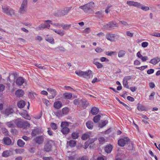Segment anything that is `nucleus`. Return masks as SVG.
I'll use <instances>...</instances> for the list:
<instances>
[{
  "mask_svg": "<svg viewBox=\"0 0 160 160\" xmlns=\"http://www.w3.org/2000/svg\"><path fill=\"white\" fill-rule=\"evenodd\" d=\"M75 73L78 76L80 77H82L87 79H89L92 74V71L90 70H88L86 72H83L80 70L76 71Z\"/></svg>",
  "mask_w": 160,
  "mask_h": 160,
  "instance_id": "obj_1",
  "label": "nucleus"
},
{
  "mask_svg": "<svg viewBox=\"0 0 160 160\" xmlns=\"http://www.w3.org/2000/svg\"><path fill=\"white\" fill-rule=\"evenodd\" d=\"M2 12L8 15L12 16L15 15L16 14L15 10L9 7L2 6Z\"/></svg>",
  "mask_w": 160,
  "mask_h": 160,
  "instance_id": "obj_2",
  "label": "nucleus"
},
{
  "mask_svg": "<svg viewBox=\"0 0 160 160\" xmlns=\"http://www.w3.org/2000/svg\"><path fill=\"white\" fill-rule=\"evenodd\" d=\"M68 123L66 122H63L61 123V126L62 128L61 132L64 135L68 134L70 132V129L68 128Z\"/></svg>",
  "mask_w": 160,
  "mask_h": 160,
  "instance_id": "obj_3",
  "label": "nucleus"
},
{
  "mask_svg": "<svg viewBox=\"0 0 160 160\" xmlns=\"http://www.w3.org/2000/svg\"><path fill=\"white\" fill-rule=\"evenodd\" d=\"M52 22V21L50 20H45L44 21V23L41 24L37 28L41 30L46 28L49 29L50 27V24H51Z\"/></svg>",
  "mask_w": 160,
  "mask_h": 160,
  "instance_id": "obj_4",
  "label": "nucleus"
},
{
  "mask_svg": "<svg viewBox=\"0 0 160 160\" xmlns=\"http://www.w3.org/2000/svg\"><path fill=\"white\" fill-rule=\"evenodd\" d=\"M28 3V0H23L22 1L19 9V13L23 14L26 12Z\"/></svg>",
  "mask_w": 160,
  "mask_h": 160,
  "instance_id": "obj_5",
  "label": "nucleus"
},
{
  "mask_svg": "<svg viewBox=\"0 0 160 160\" xmlns=\"http://www.w3.org/2000/svg\"><path fill=\"white\" fill-rule=\"evenodd\" d=\"M118 24L115 21H112L109 22L108 23L104 25L103 26L105 28L108 30L114 29V28L118 27Z\"/></svg>",
  "mask_w": 160,
  "mask_h": 160,
  "instance_id": "obj_6",
  "label": "nucleus"
},
{
  "mask_svg": "<svg viewBox=\"0 0 160 160\" xmlns=\"http://www.w3.org/2000/svg\"><path fill=\"white\" fill-rule=\"evenodd\" d=\"M130 139L127 137H125L123 138L119 139L118 141V144L120 146L123 147L126 144H127L129 142Z\"/></svg>",
  "mask_w": 160,
  "mask_h": 160,
  "instance_id": "obj_7",
  "label": "nucleus"
},
{
  "mask_svg": "<svg viewBox=\"0 0 160 160\" xmlns=\"http://www.w3.org/2000/svg\"><path fill=\"white\" fill-rule=\"evenodd\" d=\"M47 90L51 94L50 96L51 98L52 99L54 98L57 94L56 90L51 88H48Z\"/></svg>",
  "mask_w": 160,
  "mask_h": 160,
  "instance_id": "obj_8",
  "label": "nucleus"
},
{
  "mask_svg": "<svg viewBox=\"0 0 160 160\" xmlns=\"http://www.w3.org/2000/svg\"><path fill=\"white\" fill-rule=\"evenodd\" d=\"M44 137L42 136H38L35 139V141L36 143L38 144H42L44 142Z\"/></svg>",
  "mask_w": 160,
  "mask_h": 160,
  "instance_id": "obj_9",
  "label": "nucleus"
},
{
  "mask_svg": "<svg viewBox=\"0 0 160 160\" xmlns=\"http://www.w3.org/2000/svg\"><path fill=\"white\" fill-rule=\"evenodd\" d=\"M115 36L112 33H107L106 34V38L108 40L111 42L114 41Z\"/></svg>",
  "mask_w": 160,
  "mask_h": 160,
  "instance_id": "obj_10",
  "label": "nucleus"
},
{
  "mask_svg": "<svg viewBox=\"0 0 160 160\" xmlns=\"http://www.w3.org/2000/svg\"><path fill=\"white\" fill-rule=\"evenodd\" d=\"M25 81V79L23 78L19 77L16 79V83L17 86H21L22 85Z\"/></svg>",
  "mask_w": 160,
  "mask_h": 160,
  "instance_id": "obj_11",
  "label": "nucleus"
},
{
  "mask_svg": "<svg viewBox=\"0 0 160 160\" xmlns=\"http://www.w3.org/2000/svg\"><path fill=\"white\" fill-rule=\"evenodd\" d=\"M86 4L88 7L89 13L92 12L93 11L92 8L95 7L94 3L93 2H91Z\"/></svg>",
  "mask_w": 160,
  "mask_h": 160,
  "instance_id": "obj_12",
  "label": "nucleus"
},
{
  "mask_svg": "<svg viewBox=\"0 0 160 160\" xmlns=\"http://www.w3.org/2000/svg\"><path fill=\"white\" fill-rule=\"evenodd\" d=\"M72 7L64 8L63 9L61 10L62 15L63 16L67 15L69 12L72 9Z\"/></svg>",
  "mask_w": 160,
  "mask_h": 160,
  "instance_id": "obj_13",
  "label": "nucleus"
},
{
  "mask_svg": "<svg viewBox=\"0 0 160 160\" xmlns=\"http://www.w3.org/2000/svg\"><path fill=\"white\" fill-rule=\"evenodd\" d=\"M127 3L129 6H133L137 8L139 6V3L137 2L133 1H128L127 2Z\"/></svg>",
  "mask_w": 160,
  "mask_h": 160,
  "instance_id": "obj_14",
  "label": "nucleus"
},
{
  "mask_svg": "<svg viewBox=\"0 0 160 160\" xmlns=\"http://www.w3.org/2000/svg\"><path fill=\"white\" fill-rule=\"evenodd\" d=\"M14 122L16 124L18 127L20 128L23 127V122L19 119H17L15 120Z\"/></svg>",
  "mask_w": 160,
  "mask_h": 160,
  "instance_id": "obj_15",
  "label": "nucleus"
},
{
  "mask_svg": "<svg viewBox=\"0 0 160 160\" xmlns=\"http://www.w3.org/2000/svg\"><path fill=\"white\" fill-rule=\"evenodd\" d=\"M137 56L139 58H140L142 62H145L148 59V58L147 56H143L141 54L140 52H138L137 53Z\"/></svg>",
  "mask_w": 160,
  "mask_h": 160,
  "instance_id": "obj_16",
  "label": "nucleus"
},
{
  "mask_svg": "<svg viewBox=\"0 0 160 160\" xmlns=\"http://www.w3.org/2000/svg\"><path fill=\"white\" fill-rule=\"evenodd\" d=\"M62 106V103L61 101H57L53 103V107L55 109H59Z\"/></svg>",
  "mask_w": 160,
  "mask_h": 160,
  "instance_id": "obj_17",
  "label": "nucleus"
},
{
  "mask_svg": "<svg viewBox=\"0 0 160 160\" xmlns=\"http://www.w3.org/2000/svg\"><path fill=\"white\" fill-rule=\"evenodd\" d=\"M160 61V58L157 57L151 59L149 63L153 65H156Z\"/></svg>",
  "mask_w": 160,
  "mask_h": 160,
  "instance_id": "obj_18",
  "label": "nucleus"
},
{
  "mask_svg": "<svg viewBox=\"0 0 160 160\" xmlns=\"http://www.w3.org/2000/svg\"><path fill=\"white\" fill-rule=\"evenodd\" d=\"M16 76V73L14 72H12L11 73H9V76L7 78V81H9L10 82H11L12 81V80L11 79V77H12L14 79Z\"/></svg>",
  "mask_w": 160,
  "mask_h": 160,
  "instance_id": "obj_19",
  "label": "nucleus"
},
{
  "mask_svg": "<svg viewBox=\"0 0 160 160\" xmlns=\"http://www.w3.org/2000/svg\"><path fill=\"white\" fill-rule=\"evenodd\" d=\"M3 143L7 145H10L12 142V141L10 138L8 137H4L3 138Z\"/></svg>",
  "mask_w": 160,
  "mask_h": 160,
  "instance_id": "obj_20",
  "label": "nucleus"
},
{
  "mask_svg": "<svg viewBox=\"0 0 160 160\" xmlns=\"http://www.w3.org/2000/svg\"><path fill=\"white\" fill-rule=\"evenodd\" d=\"M52 146L49 143H47L44 146V150L46 152H49L51 150Z\"/></svg>",
  "mask_w": 160,
  "mask_h": 160,
  "instance_id": "obj_21",
  "label": "nucleus"
},
{
  "mask_svg": "<svg viewBox=\"0 0 160 160\" xmlns=\"http://www.w3.org/2000/svg\"><path fill=\"white\" fill-rule=\"evenodd\" d=\"M13 111V110L12 108H8L5 110L4 113L7 116H8L12 113Z\"/></svg>",
  "mask_w": 160,
  "mask_h": 160,
  "instance_id": "obj_22",
  "label": "nucleus"
},
{
  "mask_svg": "<svg viewBox=\"0 0 160 160\" xmlns=\"http://www.w3.org/2000/svg\"><path fill=\"white\" fill-rule=\"evenodd\" d=\"M24 94V91L22 89H18L15 93L16 96L18 97H22Z\"/></svg>",
  "mask_w": 160,
  "mask_h": 160,
  "instance_id": "obj_23",
  "label": "nucleus"
},
{
  "mask_svg": "<svg viewBox=\"0 0 160 160\" xmlns=\"http://www.w3.org/2000/svg\"><path fill=\"white\" fill-rule=\"evenodd\" d=\"M137 109L140 111L146 110V107L140 104H138Z\"/></svg>",
  "mask_w": 160,
  "mask_h": 160,
  "instance_id": "obj_24",
  "label": "nucleus"
},
{
  "mask_svg": "<svg viewBox=\"0 0 160 160\" xmlns=\"http://www.w3.org/2000/svg\"><path fill=\"white\" fill-rule=\"evenodd\" d=\"M63 97L64 98L67 99H70L72 97V94L71 93L65 92L63 93Z\"/></svg>",
  "mask_w": 160,
  "mask_h": 160,
  "instance_id": "obj_25",
  "label": "nucleus"
},
{
  "mask_svg": "<svg viewBox=\"0 0 160 160\" xmlns=\"http://www.w3.org/2000/svg\"><path fill=\"white\" fill-rule=\"evenodd\" d=\"M112 148V146L111 145L107 146L105 148V151L108 153L111 152Z\"/></svg>",
  "mask_w": 160,
  "mask_h": 160,
  "instance_id": "obj_26",
  "label": "nucleus"
},
{
  "mask_svg": "<svg viewBox=\"0 0 160 160\" xmlns=\"http://www.w3.org/2000/svg\"><path fill=\"white\" fill-rule=\"evenodd\" d=\"M99 112V109L95 107L92 108L91 110V113L92 114L95 115L97 114Z\"/></svg>",
  "mask_w": 160,
  "mask_h": 160,
  "instance_id": "obj_27",
  "label": "nucleus"
},
{
  "mask_svg": "<svg viewBox=\"0 0 160 160\" xmlns=\"http://www.w3.org/2000/svg\"><path fill=\"white\" fill-rule=\"evenodd\" d=\"M139 6L138 7V8H141L142 10L144 11H147L149 9V7L148 6H144L141 4L139 3Z\"/></svg>",
  "mask_w": 160,
  "mask_h": 160,
  "instance_id": "obj_28",
  "label": "nucleus"
},
{
  "mask_svg": "<svg viewBox=\"0 0 160 160\" xmlns=\"http://www.w3.org/2000/svg\"><path fill=\"white\" fill-rule=\"evenodd\" d=\"M25 105V102L24 101L21 100L19 101L18 103V107L20 108H23Z\"/></svg>",
  "mask_w": 160,
  "mask_h": 160,
  "instance_id": "obj_29",
  "label": "nucleus"
},
{
  "mask_svg": "<svg viewBox=\"0 0 160 160\" xmlns=\"http://www.w3.org/2000/svg\"><path fill=\"white\" fill-rule=\"evenodd\" d=\"M97 140L96 138H89L88 141H87L90 144L89 148H92L93 146L92 147L91 145H92L94 142Z\"/></svg>",
  "mask_w": 160,
  "mask_h": 160,
  "instance_id": "obj_30",
  "label": "nucleus"
},
{
  "mask_svg": "<svg viewBox=\"0 0 160 160\" xmlns=\"http://www.w3.org/2000/svg\"><path fill=\"white\" fill-rule=\"evenodd\" d=\"M93 123L91 121H88L86 123V125L87 127L89 129H92L93 128Z\"/></svg>",
  "mask_w": 160,
  "mask_h": 160,
  "instance_id": "obj_31",
  "label": "nucleus"
},
{
  "mask_svg": "<svg viewBox=\"0 0 160 160\" xmlns=\"http://www.w3.org/2000/svg\"><path fill=\"white\" fill-rule=\"evenodd\" d=\"M21 115L23 118L28 120H30L31 118L30 116L26 112L23 113H22Z\"/></svg>",
  "mask_w": 160,
  "mask_h": 160,
  "instance_id": "obj_32",
  "label": "nucleus"
},
{
  "mask_svg": "<svg viewBox=\"0 0 160 160\" xmlns=\"http://www.w3.org/2000/svg\"><path fill=\"white\" fill-rule=\"evenodd\" d=\"M88 8L86 4L79 7V8L82 9L85 12L89 13Z\"/></svg>",
  "mask_w": 160,
  "mask_h": 160,
  "instance_id": "obj_33",
  "label": "nucleus"
},
{
  "mask_svg": "<svg viewBox=\"0 0 160 160\" xmlns=\"http://www.w3.org/2000/svg\"><path fill=\"white\" fill-rule=\"evenodd\" d=\"M54 16L57 17H61L62 16L61 13V10H57L55 11L54 13Z\"/></svg>",
  "mask_w": 160,
  "mask_h": 160,
  "instance_id": "obj_34",
  "label": "nucleus"
},
{
  "mask_svg": "<svg viewBox=\"0 0 160 160\" xmlns=\"http://www.w3.org/2000/svg\"><path fill=\"white\" fill-rule=\"evenodd\" d=\"M108 123V121L107 120L102 121L99 124V127L102 128L105 126Z\"/></svg>",
  "mask_w": 160,
  "mask_h": 160,
  "instance_id": "obj_35",
  "label": "nucleus"
},
{
  "mask_svg": "<svg viewBox=\"0 0 160 160\" xmlns=\"http://www.w3.org/2000/svg\"><path fill=\"white\" fill-rule=\"evenodd\" d=\"M25 143L21 139H19L17 141L18 145L20 147H23Z\"/></svg>",
  "mask_w": 160,
  "mask_h": 160,
  "instance_id": "obj_36",
  "label": "nucleus"
},
{
  "mask_svg": "<svg viewBox=\"0 0 160 160\" xmlns=\"http://www.w3.org/2000/svg\"><path fill=\"white\" fill-rule=\"evenodd\" d=\"M53 30L56 33L61 36H62L64 34V32L63 31H62L61 30H56L55 29H53Z\"/></svg>",
  "mask_w": 160,
  "mask_h": 160,
  "instance_id": "obj_37",
  "label": "nucleus"
},
{
  "mask_svg": "<svg viewBox=\"0 0 160 160\" xmlns=\"http://www.w3.org/2000/svg\"><path fill=\"white\" fill-rule=\"evenodd\" d=\"M125 52L123 50H120L119 51L118 53V57L119 58L122 57H124L125 54Z\"/></svg>",
  "mask_w": 160,
  "mask_h": 160,
  "instance_id": "obj_38",
  "label": "nucleus"
},
{
  "mask_svg": "<svg viewBox=\"0 0 160 160\" xmlns=\"http://www.w3.org/2000/svg\"><path fill=\"white\" fill-rule=\"evenodd\" d=\"M24 151V149L22 148H17L15 150V152L16 154H21Z\"/></svg>",
  "mask_w": 160,
  "mask_h": 160,
  "instance_id": "obj_39",
  "label": "nucleus"
},
{
  "mask_svg": "<svg viewBox=\"0 0 160 160\" xmlns=\"http://www.w3.org/2000/svg\"><path fill=\"white\" fill-rule=\"evenodd\" d=\"M45 40L51 44L54 43V39L52 37H47L45 38Z\"/></svg>",
  "mask_w": 160,
  "mask_h": 160,
  "instance_id": "obj_40",
  "label": "nucleus"
},
{
  "mask_svg": "<svg viewBox=\"0 0 160 160\" xmlns=\"http://www.w3.org/2000/svg\"><path fill=\"white\" fill-rule=\"evenodd\" d=\"M100 118L101 116L99 114L95 116L93 119L94 122L95 123H97L100 120Z\"/></svg>",
  "mask_w": 160,
  "mask_h": 160,
  "instance_id": "obj_41",
  "label": "nucleus"
},
{
  "mask_svg": "<svg viewBox=\"0 0 160 160\" xmlns=\"http://www.w3.org/2000/svg\"><path fill=\"white\" fill-rule=\"evenodd\" d=\"M93 63L97 66L98 69L102 68L103 67V65L98 62H94Z\"/></svg>",
  "mask_w": 160,
  "mask_h": 160,
  "instance_id": "obj_42",
  "label": "nucleus"
},
{
  "mask_svg": "<svg viewBox=\"0 0 160 160\" xmlns=\"http://www.w3.org/2000/svg\"><path fill=\"white\" fill-rule=\"evenodd\" d=\"M69 145L72 147H74L76 145V143L74 140H71L69 142Z\"/></svg>",
  "mask_w": 160,
  "mask_h": 160,
  "instance_id": "obj_43",
  "label": "nucleus"
},
{
  "mask_svg": "<svg viewBox=\"0 0 160 160\" xmlns=\"http://www.w3.org/2000/svg\"><path fill=\"white\" fill-rule=\"evenodd\" d=\"M30 124L28 121L23 122V127L24 128H27L29 127Z\"/></svg>",
  "mask_w": 160,
  "mask_h": 160,
  "instance_id": "obj_44",
  "label": "nucleus"
},
{
  "mask_svg": "<svg viewBox=\"0 0 160 160\" xmlns=\"http://www.w3.org/2000/svg\"><path fill=\"white\" fill-rule=\"evenodd\" d=\"M79 137V133L76 132H73L72 134V137L73 139H75L78 138Z\"/></svg>",
  "mask_w": 160,
  "mask_h": 160,
  "instance_id": "obj_45",
  "label": "nucleus"
},
{
  "mask_svg": "<svg viewBox=\"0 0 160 160\" xmlns=\"http://www.w3.org/2000/svg\"><path fill=\"white\" fill-rule=\"evenodd\" d=\"M6 124L9 128H13L14 127V124L12 121L7 122Z\"/></svg>",
  "mask_w": 160,
  "mask_h": 160,
  "instance_id": "obj_46",
  "label": "nucleus"
},
{
  "mask_svg": "<svg viewBox=\"0 0 160 160\" xmlns=\"http://www.w3.org/2000/svg\"><path fill=\"white\" fill-rule=\"evenodd\" d=\"M10 152L8 151H4L2 153V156L4 157H7L10 155Z\"/></svg>",
  "mask_w": 160,
  "mask_h": 160,
  "instance_id": "obj_47",
  "label": "nucleus"
},
{
  "mask_svg": "<svg viewBox=\"0 0 160 160\" xmlns=\"http://www.w3.org/2000/svg\"><path fill=\"white\" fill-rule=\"evenodd\" d=\"M2 132L5 136H7L8 135L9 132L5 128H2Z\"/></svg>",
  "mask_w": 160,
  "mask_h": 160,
  "instance_id": "obj_48",
  "label": "nucleus"
},
{
  "mask_svg": "<svg viewBox=\"0 0 160 160\" xmlns=\"http://www.w3.org/2000/svg\"><path fill=\"white\" fill-rule=\"evenodd\" d=\"M90 135L88 133H85L83 134L82 137V139L83 140H85L89 138Z\"/></svg>",
  "mask_w": 160,
  "mask_h": 160,
  "instance_id": "obj_49",
  "label": "nucleus"
},
{
  "mask_svg": "<svg viewBox=\"0 0 160 160\" xmlns=\"http://www.w3.org/2000/svg\"><path fill=\"white\" fill-rule=\"evenodd\" d=\"M119 25L121 26H128V24L126 22L124 21H120L118 23Z\"/></svg>",
  "mask_w": 160,
  "mask_h": 160,
  "instance_id": "obj_50",
  "label": "nucleus"
},
{
  "mask_svg": "<svg viewBox=\"0 0 160 160\" xmlns=\"http://www.w3.org/2000/svg\"><path fill=\"white\" fill-rule=\"evenodd\" d=\"M122 84L125 88H129V86L128 84V82L123 79L122 81Z\"/></svg>",
  "mask_w": 160,
  "mask_h": 160,
  "instance_id": "obj_51",
  "label": "nucleus"
},
{
  "mask_svg": "<svg viewBox=\"0 0 160 160\" xmlns=\"http://www.w3.org/2000/svg\"><path fill=\"white\" fill-rule=\"evenodd\" d=\"M50 126L52 129L53 130H55L57 128V125L54 122H52Z\"/></svg>",
  "mask_w": 160,
  "mask_h": 160,
  "instance_id": "obj_52",
  "label": "nucleus"
},
{
  "mask_svg": "<svg viewBox=\"0 0 160 160\" xmlns=\"http://www.w3.org/2000/svg\"><path fill=\"white\" fill-rule=\"evenodd\" d=\"M71 26V24L62 25V27L63 29L65 30L70 28Z\"/></svg>",
  "mask_w": 160,
  "mask_h": 160,
  "instance_id": "obj_53",
  "label": "nucleus"
},
{
  "mask_svg": "<svg viewBox=\"0 0 160 160\" xmlns=\"http://www.w3.org/2000/svg\"><path fill=\"white\" fill-rule=\"evenodd\" d=\"M62 113L64 114H67L69 112V109L68 108H64L62 109Z\"/></svg>",
  "mask_w": 160,
  "mask_h": 160,
  "instance_id": "obj_54",
  "label": "nucleus"
},
{
  "mask_svg": "<svg viewBox=\"0 0 160 160\" xmlns=\"http://www.w3.org/2000/svg\"><path fill=\"white\" fill-rule=\"evenodd\" d=\"M82 106L84 108H86L88 104V102L86 101H82Z\"/></svg>",
  "mask_w": 160,
  "mask_h": 160,
  "instance_id": "obj_55",
  "label": "nucleus"
},
{
  "mask_svg": "<svg viewBox=\"0 0 160 160\" xmlns=\"http://www.w3.org/2000/svg\"><path fill=\"white\" fill-rule=\"evenodd\" d=\"M120 103L122 104L123 106L127 109L128 110H131V108L129 107L128 105H127L126 104H125L123 102H120Z\"/></svg>",
  "mask_w": 160,
  "mask_h": 160,
  "instance_id": "obj_56",
  "label": "nucleus"
},
{
  "mask_svg": "<svg viewBox=\"0 0 160 160\" xmlns=\"http://www.w3.org/2000/svg\"><path fill=\"white\" fill-rule=\"evenodd\" d=\"M98 140L101 144H102L104 143L105 139L103 137H101L98 138Z\"/></svg>",
  "mask_w": 160,
  "mask_h": 160,
  "instance_id": "obj_57",
  "label": "nucleus"
},
{
  "mask_svg": "<svg viewBox=\"0 0 160 160\" xmlns=\"http://www.w3.org/2000/svg\"><path fill=\"white\" fill-rule=\"evenodd\" d=\"M148 68V66L147 65H145V66H142L140 67H137L136 68L140 70H143L144 69L147 68Z\"/></svg>",
  "mask_w": 160,
  "mask_h": 160,
  "instance_id": "obj_58",
  "label": "nucleus"
},
{
  "mask_svg": "<svg viewBox=\"0 0 160 160\" xmlns=\"http://www.w3.org/2000/svg\"><path fill=\"white\" fill-rule=\"evenodd\" d=\"M42 112L41 111L40 112V113L38 115L35 116V117H34V118L37 119H39L41 117L42 115Z\"/></svg>",
  "mask_w": 160,
  "mask_h": 160,
  "instance_id": "obj_59",
  "label": "nucleus"
},
{
  "mask_svg": "<svg viewBox=\"0 0 160 160\" xmlns=\"http://www.w3.org/2000/svg\"><path fill=\"white\" fill-rule=\"evenodd\" d=\"M151 35L158 37H160V33L154 32L151 34Z\"/></svg>",
  "mask_w": 160,
  "mask_h": 160,
  "instance_id": "obj_60",
  "label": "nucleus"
},
{
  "mask_svg": "<svg viewBox=\"0 0 160 160\" xmlns=\"http://www.w3.org/2000/svg\"><path fill=\"white\" fill-rule=\"evenodd\" d=\"M95 51L98 53H100L103 51V50L100 47H97L95 49Z\"/></svg>",
  "mask_w": 160,
  "mask_h": 160,
  "instance_id": "obj_61",
  "label": "nucleus"
},
{
  "mask_svg": "<svg viewBox=\"0 0 160 160\" xmlns=\"http://www.w3.org/2000/svg\"><path fill=\"white\" fill-rule=\"evenodd\" d=\"M148 45V42H144L142 43V47L145 48L147 47Z\"/></svg>",
  "mask_w": 160,
  "mask_h": 160,
  "instance_id": "obj_62",
  "label": "nucleus"
},
{
  "mask_svg": "<svg viewBox=\"0 0 160 160\" xmlns=\"http://www.w3.org/2000/svg\"><path fill=\"white\" fill-rule=\"evenodd\" d=\"M132 78V76H128L124 77L123 79L128 82V81L130 80Z\"/></svg>",
  "mask_w": 160,
  "mask_h": 160,
  "instance_id": "obj_63",
  "label": "nucleus"
},
{
  "mask_svg": "<svg viewBox=\"0 0 160 160\" xmlns=\"http://www.w3.org/2000/svg\"><path fill=\"white\" fill-rule=\"evenodd\" d=\"M43 160H53V158L51 157H43Z\"/></svg>",
  "mask_w": 160,
  "mask_h": 160,
  "instance_id": "obj_64",
  "label": "nucleus"
}]
</instances>
